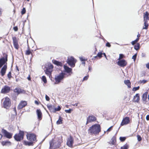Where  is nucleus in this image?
Masks as SVG:
<instances>
[{
	"label": "nucleus",
	"instance_id": "obj_43",
	"mask_svg": "<svg viewBox=\"0 0 149 149\" xmlns=\"http://www.w3.org/2000/svg\"><path fill=\"white\" fill-rule=\"evenodd\" d=\"M126 139V138L125 137H120V139L121 142L125 141Z\"/></svg>",
	"mask_w": 149,
	"mask_h": 149
},
{
	"label": "nucleus",
	"instance_id": "obj_29",
	"mask_svg": "<svg viewBox=\"0 0 149 149\" xmlns=\"http://www.w3.org/2000/svg\"><path fill=\"white\" fill-rule=\"evenodd\" d=\"M23 144L25 146H33V143L31 141L29 142L27 141H24L23 142Z\"/></svg>",
	"mask_w": 149,
	"mask_h": 149
},
{
	"label": "nucleus",
	"instance_id": "obj_56",
	"mask_svg": "<svg viewBox=\"0 0 149 149\" xmlns=\"http://www.w3.org/2000/svg\"><path fill=\"white\" fill-rule=\"evenodd\" d=\"M146 66L147 68L149 69V62L146 64Z\"/></svg>",
	"mask_w": 149,
	"mask_h": 149
},
{
	"label": "nucleus",
	"instance_id": "obj_8",
	"mask_svg": "<svg viewBox=\"0 0 149 149\" xmlns=\"http://www.w3.org/2000/svg\"><path fill=\"white\" fill-rule=\"evenodd\" d=\"M65 75V73L61 72L58 76L55 77V84H58L64 78Z\"/></svg>",
	"mask_w": 149,
	"mask_h": 149
},
{
	"label": "nucleus",
	"instance_id": "obj_36",
	"mask_svg": "<svg viewBox=\"0 0 149 149\" xmlns=\"http://www.w3.org/2000/svg\"><path fill=\"white\" fill-rule=\"evenodd\" d=\"M139 38H137L135 40H134L132 41L131 42V43L132 45H134L135 44H136V43L139 41Z\"/></svg>",
	"mask_w": 149,
	"mask_h": 149
},
{
	"label": "nucleus",
	"instance_id": "obj_39",
	"mask_svg": "<svg viewBox=\"0 0 149 149\" xmlns=\"http://www.w3.org/2000/svg\"><path fill=\"white\" fill-rule=\"evenodd\" d=\"M148 82V81L146 80H140L139 81V84H144Z\"/></svg>",
	"mask_w": 149,
	"mask_h": 149
},
{
	"label": "nucleus",
	"instance_id": "obj_64",
	"mask_svg": "<svg viewBox=\"0 0 149 149\" xmlns=\"http://www.w3.org/2000/svg\"><path fill=\"white\" fill-rule=\"evenodd\" d=\"M65 107H66L67 108H68L69 106H68V105H66L65 106Z\"/></svg>",
	"mask_w": 149,
	"mask_h": 149
},
{
	"label": "nucleus",
	"instance_id": "obj_6",
	"mask_svg": "<svg viewBox=\"0 0 149 149\" xmlns=\"http://www.w3.org/2000/svg\"><path fill=\"white\" fill-rule=\"evenodd\" d=\"M4 56L0 58V68L3 65L6 64L8 61V55L6 54H3Z\"/></svg>",
	"mask_w": 149,
	"mask_h": 149
},
{
	"label": "nucleus",
	"instance_id": "obj_34",
	"mask_svg": "<svg viewBox=\"0 0 149 149\" xmlns=\"http://www.w3.org/2000/svg\"><path fill=\"white\" fill-rule=\"evenodd\" d=\"M129 145L127 143L121 147L120 149H128L129 148Z\"/></svg>",
	"mask_w": 149,
	"mask_h": 149
},
{
	"label": "nucleus",
	"instance_id": "obj_15",
	"mask_svg": "<svg viewBox=\"0 0 149 149\" xmlns=\"http://www.w3.org/2000/svg\"><path fill=\"white\" fill-rule=\"evenodd\" d=\"M117 64L121 67H125L127 65V62L125 60L123 59L119 60L117 63Z\"/></svg>",
	"mask_w": 149,
	"mask_h": 149
},
{
	"label": "nucleus",
	"instance_id": "obj_33",
	"mask_svg": "<svg viewBox=\"0 0 149 149\" xmlns=\"http://www.w3.org/2000/svg\"><path fill=\"white\" fill-rule=\"evenodd\" d=\"M63 121V118L61 116H59L58 120L56 122V124L57 125H59L62 123Z\"/></svg>",
	"mask_w": 149,
	"mask_h": 149
},
{
	"label": "nucleus",
	"instance_id": "obj_41",
	"mask_svg": "<svg viewBox=\"0 0 149 149\" xmlns=\"http://www.w3.org/2000/svg\"><path fill=\"white\" fill-rule=\"evenodd\" d=\"M7 77L9 79H10L12 77V76H11V72H9L7 74Z\"/></svg>",
	"mask_w": 149,
	"mask_h": 149
},
{
	"label": "nucleus",
	"instance_id": "obj_25",
	"mask_svg": "<svg viewBox=\"0 0 149 149\" xmlns=\"http://www.w3.org/2000/svg\"><path fill=\"white\" fill-rule=\"evenodd\" d=\"M53 63L58 66L62 67L63 66V63L61 62L55 60H52Z\"/></svg>",
	"mask_w": 149,
	"mask_h": 149
},
{
	"label": "nucleus",
	"instance_id": "obj_40",
	"mask_svg": "<svg viewBox=\"0 0 149 149\" xmlns=\"http://www.w3.org/2000/svg\"><path fill=\"white\" fill-rule=\"evenodd\" d=\"M42 81L44 82L45 83H46L47 82V80L46 77L45 76H43L42 77Z\"/></svg>",
	"mask_w": 149,
	"mask_h": 149
},
{
	"label": "nucleus",
	"instance_id": "obj_31",
	"mask_svg": "<svg viewBox=\"0 0 149 149\" xmlns=\"http://www.w3.org/2000/svg\"><path fill=\"white\" fill-rule=\"evenodd\" d=\"M25 54L26 55H29L30 54H31L32 56H33L32 52L30 50L29 47H28L27 50L26 51Z\"/></svg>",
	"mask_w": 149,
	"mask_h": 149
},
{
	"label": "nucleus",
	"instance_id": "obj_21",
	"mask_svg": "<svg viewBox=\"0 0 149 149\" xmlns=\"http://www.w3.org/2000/svg\"><path fill=\"white\" fill-rule=\"evenodd\" d=\"M140 99V95L139 93H137L134 96L133 101L134 102L139 103Z\"/></svg>",
	"mask_w": 149,
	"mask_h": 149
},
{
	"label": "nucleus",
	"instance_id": "obj_5",
	"mask_svg": "<svg viewBox=\"0 0 149 149\" xmlns=\"http://www.w3.org/2000/svg\"><path fill=\"white\" fill-rule=\"evenodd\" d=\"M47 107L51 112L55 113L57 111H60L61 109V108L59 106L57 108H55L54 106L48 104L47 105Z\"/></svg>",
	"mask_w": 149,
	"mask_h": 149
},
{
	"label": "nucleus",
	"instance_id": "obj_9",
	"mask_svg": "<svg viewBox=\"0 0 149 149\" xmlns=\"http://www.w3.org/2000/svg\"><path fill=\"white\" fill-rule=\"evenodd\" d=\"M12 39L14 48L18 50L19 48V45L18 43L19 39L17 38L15 36H13L12 37Z\"/></svg>",
	"mask_w": 149,
	"mask_h": 149
},
{
	"label": "nucleus",
	"instance_id": "obj_16",
	"mask_svg": "<svg viewBox=\"0 0 149 149\" xmlns=\"http://www.w3.org/2000/svg\"><path fill=\"white\" fill-rule=\"evenodd\" d=\"M27 103L26 101L22 100L18 105L17 107V109H21L27 106Z\"/></svg>",
	"mask_w": 149,
	"mask_h": 149
},
{
	"label": "nucleus",
	"instance_id": "obj_14",
	"mask_svg": "<svg viewBox=\"0 0 149 149\" xmlns=\"http://www.w3.org/2000/svg\"><path fill=\"white\" fill-rule=\"evenodd\" d=\"M130 123V118L128 117H126L123 118L121 122L120 126H122L125 125H126Z\"/></svg>",
	"mask_w": 149,
	"mask_h": 149
},
{
	"label": "nucleus",
	"instance_id": "obj_59",
	"mask_svg": "<svg viewBox=\"0 0 149 149\" xmlns=\"http://www.w3.org/2000/svg\"><path fill=\"white\" fill-rule=\"evenodd\" d=\"M2 13V9L0 8V16L1 15Z\"/></svg>",
	"mask_w": 149,
	"mask_h": 149
},
{
	"label": "nucleus",
	"instance_id": "obj_27",
	"mask_svg": "<svg viewBox=\"0 0 149 149\" xmlns=\"http://www.w3.org/2000/svg\"><path fill=\"white\" fill-rule=\"evenodd\" d=\"M116 141V138L114 136H113L111 139V141L109 142V143L111 145H114L115 144Z\"/></svg>",
	"mask_w": 149,
	"mask_h": 149
},
{
	"label": "nucleus",
	"instance_id": "obj_12",
	"mask_svg": "<svg viewBox=\"0 0 149 149\" xmlns=\"http://www.w3.org/2000/svg\"><path fill=\"white\" fill-rule=\"evenodd\" d=\"M1 132L4 136L7 138L10 139L12 137L13 133L8 132L6 130L3 129L1 130Z\"/></svg>",
	"mask_w": 149,
	"mask_h": 149
},
{
	"label": "nucleus",
	"instance_id": "obj_50",
	"mask_svg": "<svg viewBox=\"0 0 149 149\" xmlns=\"http://www.w3.org/2000/svg\"><path fill=\"white\" fill-rule=\"evenodd\" d=\"M88 75L87 76L84 77L83 78V81L86 80L88 79Z\"/></svg>",
	"mask_w": 149,
	"mask_h": 149
},
{
	"label": "nucleus",
	"instance_id": "obj_24",
	"mask_svg": "<svg viewBox=\"0 0 149 149\" xmlns=\"http://www.w3.org/2000/svg\"><path fill=\"white\" fill-rule=\"evenodd\" d=\"M64 68L65 72L67 73H72V69L71 68H70L68 67L65 65H64Z\"/></svg>",
	"mask_w": 149,
	"mask_h": 149
},
{
	"label": "nucleus",
	"instance_id": "obj_2",
	"mask_svg": "<svg viewBox=\"0 0 149 149\" xmlns=\"http://www.w3.org/2000/svg\"><path fill=\"white\" fill-rule=\"evenodd\" d=\"M101 131L100 126L99 124H95L90 127L88 129V133L91 135H97Z\"/></svg>",
	"mask_w": 149,
	"mask_h": 149
},
{
	"label": "nucleus",
	"instance_id": "obj_3",
	"mask_svg": "<svg viewBox=\"0 0 149 149\" xmlns=\"http://www.w3.org/2000/svg\"><path fill=\"white\" fill-rule=\"evenodd\" d=\"M45 68L44 71L45 74L50 77L53 71L54 66L51 63H48L45 65Z\"/></svg>",
	"mask_w": 149,
	"mask_h": 149
},
{
	"label": "nucleus",
	"instance_id": "obj_7",
	"mask_svg": "<svg viewBox=\"0 0 149 149\" xmlns=\"http://www.w3.org/2000/svg\"><path fill=\"white\" fill-rule=\"evenodd\" d=\"M3 106L4 108L8 109L11 105V101L8 97H5L3 103Z\"/></svg>",
	"mask_w": 149,
	"mask_h": 149
},
{
	"label": "nucleus",
	"instance_id": "obj_57",
	"mask_svg": "<svg viewBox=\"0 0 149 149\" xmlns=\"http://www.w3.org/2000/svg\"><path fill=\"white\" fill-rule=\"evenodd\" d=\"M27 79L29 80H31V78L30 77V75H29L28 77H27Z\"/></svg>",
	"mask_w": 149,
	"mask_h": 149
},
{
	"label": "nucleus",
	"instance_id": "obj_47",
	"mask_svg": "<svg viewBox=\"0 0 149 149\" xmlns=\"http://www.w3.org/2000/svg\"><path fill=\"white\" fill-rule=\"evenodd\" d=\"M137 56V54H136L134 55H133L132 57V59H133L134 61H135L136 59Z\"/></svg>",
	"mask_w": 149,
	"mask_h": 149
},
{
	"label": "nucleus",
	"instance_id": "obj_18",
	"mask_svg": "<svg viewBox=\"0 0 149 149\" xmlns=\"http://www.w3.org/2000/svg\"><path fill=\"white\" fill-rule=\"evenodd\" d=\"M10 88L7 86H5L2 88L1 91V93H8L10 91Z\"/></svg>",
	"mask_w": 149,
	"mask_h": 149
},
{
	"label": "nucleus",
	"instance_id": "obj_28",
	"mask_svg": "<svg viewBox=\"0 0 149 149\" xmlns=\"http://www.w3.org/2000/svg\"><path fill=\"white\" fill-rule=\"evenodd\" d=\"M143 21H147V20H149L148 15L149 13L147 11H146L143 13Z\"/></svg>",
	"mask_w": 149,
	"mask_h": 149
},
{
	"label": "nucleus",
	"instance_id": "obj_20",
	"mask_svg": "<svg viewBox=\"0 0 149 149\" xmlns=\"http://www.w3.org/2000/svg\"><path fill=\"white\" fill-rule=\"evenodd\" d=\"M38 118L39 120H40L42 118V113L40 109H37L36 111Z\"/></svg>",
	"mask_w": 149,
	"mask_h": 149
},
{
	"label": "nucleus",
	"instance_id": "obj_62",
	"mask_svg": "<svg viewBox=\"0 0 149 149\" xmlns=\"http://www.w3.org/2000/svg\"><path fill=\"white\" fill-rule=\"evenodd\" d=\"M85 61H83L82 63V64H84V65L85 64Z\"/></svg>",
	"mask_w": 149,
	"mask_h": 149
},
{
	"label": "nucleus",
	"instance_id": "obj_35",
	"mask_svg": "<svg viewBox=\"0 0 149 149\" xmlns=\"http://www.w3.org/2000/svg\"><path fill=\"white\" fill-rule=\"evenodd\" d=\"M140 47V44L139 43H136L134 46V49L136 50H139Z\"/></svg>",
	"mask_w": 149,
	"mask_h": 149
},
{
	"label": "nucleus",
	"instance_id": "obj_30",
	"mask_svg": "<svg viewBox=\"0 0 149 149\" xmlns=\"http://www.w3.org/2000/svg\"><path fill=\"white\" fill-rule=\"evenodd\" d=\"M124 83L127 86L128 88H131V83L129 80H125L124 81Z\"/></svg>",
	"mask_w": 149,
	"mask_h": 149
},
{
	"label": "nucleus",
	"instance_id": "obj_54",
	"mask_svg": "<svg viewBox=\"0 0 149 149\" xmlns=\"http://www.w3.org/2000/svg\"><path fill=\"white\" fill-rule=\"evenodd\" d=\"M80 60L81 61H86L85 59L83 57L80 58Z\"/></svg>",
	"mask_w": 149,
	"mask_h": 149
},
{
	"label": "nucleus",
	"instance_id": "obj_53",
	"mask_svg": "<svg viewBox=\"0 0 149 149\" xmlns=\"http://www.w3.org/2000/svg\"><path fill=\"white\" fill-rule=\"evenodd\" d=\"M35 104H36L37 105H38L40 103V102H39L37 100H35Z\"/></svg>",
	"mask_w": 149,
	"mask_h": 149
},
{
	"label": "nucleus",
	"instance_id": "obj_10",
	"mask_svg": "<svg viewBox=\"0 0 149 149\" xmlns=\"http://www.w3.org/2000/svg\"><path fill=\"white\" fill-rule=\"evenodd\" d=\"M76 60L73 57H71L68 59L67 63L71 67L73 68L75 66Z\"/></svg>",
	"mask_w": 149,
	"mask_h": 149
},
{
	"label": "nucleus",
	"instance_id": "obj_52",
	"mask_svg": "<svg viewBox=\"0 0 149 149\" xmlns=\"http://www.w3.org/2000/svg\"><path fill=\"white\" fill-rule=\"evenodd\" d=\"M106 46L108 47H110L111 45L109 42H107L106 44Z\"/></svg>",
	"mask_w": 149,
	"mask_h": 149
},
{
	"label": "nucleus",
	"instance_id": "obj_49",
	"mask_svg": "<svg viewBox=\"0 0 149 149\" xmlns=\"http://www.w3.org/2000/svg\"><path fill=\"white\" fill-rule=\"evenodd\" d=\"M13 29L15 31H17L18 30V28L17 26H15L13 27Z\"/></svg>",
	"mask_w": 149,
	"mask_h": 149
},
{
	"label": "nucleus",
	"instance_id": "obj_63",
	"mask_svg": "<svg viewBox=\"0 0 149 149\" xmlns=\"http://www.w3.org/2000/svg\"><path fill=\"white\" fill-rule=\"evenodd\" d=\"M91 68L90 67H89V71H90L91 70Z\"/></svg>",
	"mask_w": 149,
	"mask_h": 149
},
{
	"label": "nucleus",
	"instance_id": "obj_13",
	"mask_svg": "<svg viewBox=\"0 0 149 149\" xmlns=\"http://www.w3.org/2000/svg\"><path fill=\"white\" fill-rule=\"evenodd\" d=\"M26 137L27 139L32 142L36 141V136L34 134H28L26 135Z\"/></svg>",
	"mask_w": 149,
	"mask_h": 149
},
{
	"label": "nucleus",
	"instance_id": "obj_37",
	"mask_svg": "<svg viewBox=\"0 0 149 149\" xmlns=\"http://www.w3.org/2000/svg\"><path fill=\"white\" fill-rule=\"evenodd\" d=\"M102 53L101 52H98L97 54V56H95L94 57V58H97V56H98V57H99L100 58L102 57Z\"/></svg>",
	"mask_w": 149,
	"mask_h": 149
},
{
	"label": "nucleus",
	"instance_id": "obj_17",
	"mask_svg": "<svg viewBox=\"0 0 149 149\" xmlns=\"http://www.w3.org/2000/svg\"><path fill=\"white\" fill-rule=\"evenodd\" d=\"M96 120V118L94 116H89L87 118L86 124H87L91 122L95 121Z\"/></svg>",
	"mask_w": 149,
	"mask_h": 149
},
{
	"label": "nucleus",
	"instance_id": "obj_19",
	"mask_svg": "<svg viewBox=\"0 0 149 149\" xmlns=\"http://www.w3.org/2000/svg\"><path fill=\"white\" fill-rule=\"evenodd\" d=\"M7 68V66L6 64L4 65L1 69L0 73L1 76H4L6 74V71Z\"/></svg>",
	"mask_w": 149,
	"mask_h": 149
},
{
	"label": "nucleus",
	"instance_id": "obj_22",
	"mask_svg": "<svg viewBox=\"0 0 149 149\" xmlns=\"http://www.w3.org/2000/svg\"><path fill=\"white\" fill-rule=\"evenodd\" d=\"M14 92L16 93L18 95L19 94L24 92L25 91L24 90L21 89L19 88H16L13 90Z\"/></svg>",
	"mask_w": 149,
	"mask_h": 149
},
{
	"label": "nucleus",
	"instance_id": "obj_58",
	"mask_svg": "<svg viewBox=\"0 0 149 149\" xmlns=\"http://www.w3.org/2000/svg\"><path fill=\"white\" fill-rule=\"evenodd\" d=\"M78 103H75L74 104H72V105L73 106H78Z\"/></svg>",
	"mask_w": 149,
	"mask_h": 149
},
{
	"label": "nucleus",
	"instance_id": "obj_48",
	"mask_svg": "<svg viewBox=\"0 0 149 149\" xmlns=\"http://www.w3.org/2000/svg\"><path fill=\"white\" fill-rule=\"evenodd\" d=\"M113 127V126H111L107 130V132L108 133L109 132L111 131L112 130Z\"/></svg>",
	"mask_w": 149,
	"mask_h": 149
},
{
	"label": "nucleus",
	"instance_id": "obj_44",
	"mask_svg": "<svg viewBox=\"0 0 149 149\" xmlns=\"http://www.w3.org/2000/svg\"><path fill=\"white\" fill-rule=\"evenodd\" d=\"M72 111V109H70L68 110H65V111L66 113H71Z\"/></svg>",
	"mask_w": 149,
	"mask_h": 149
},
{
	"label": "nucleus",
	"instance_id": "obj_4",
	"mask_svg": "<svg viewBox=\"0 0 149 149\" xmlns=\"http://www.w3.org/2000/svg\"><path fill=\"white\" fill-rule=\"evenodd\" d=\"M24 132L23 131L20 130L19 133L16 134L14 136L15 140L17 141H20L24 139Z\"/></svg>",
	"mask_w": 149,
	"mask_h": 149
},
{
	"label": "nucleus",
	"instance_id": "obj_38",
	"mask_svg": "<svg viewBox=\"0 0 149 149\" xmlns=\"http://www.w3.org/2000/svg\"><path fill=\"white\" fill-rule=\"evenodd\" d=\"M125 57V56L123 54H119V57L118 59V60H122V59L123 58H124Z\"/></svg>",
	"mask_w": 149,
	"mask_h": 149
},
{
	"label": "nucleus",
	"instance_id": "obj_55",
	"mask_svg": "<svg viewBox=\"0 0 149 149\" xmlns=\"http://www.w3.org/2000/svg\"><path fill=\"white\" fill-rule=\"evenodd\" d=\"M146 119L147 120H149V115H147L146 117Z\"/></svg>",
	"mask_w": 149,
	"mask_h": 149
},
{
	"label": "nucleus",
	"instance_id": "obj_60",
	"mask_svg": "<svg viewBox=\"0 0 149 149\" xmlns=\"http://www.w3.org/2000/svg\"><path fill=\"white\" fill-rule=\"evenodd\" d=\"M16 70L18 71L19 72V68H18V67L16 65Z\"/></svg>",
	"mask_w": 149,
	"mask_h": 149
},
{
	"label": "nucleus",
	"instance_id": "obj_42",
	"mask_svg": "<svg viewBox=\"0 0 149 149\" xmlns=\"http://www.w3.org/2000/svg\"><path fill=\"white\" fill-rule=\"evenodd\" d=\"M140 88L139 86H138L137 87H134L133 88L132 91H135L139 89Z\"/></svg>",
	"mask_w": 149,
	"mask_h": 149
},
{
	"label": "nucleus",
	"instance_id": "obj_23",
	"mask_svg": "<svg viewBox=\"0 0 149 149\" xmlns=\"http://www.w3.org/2000/svg\"><path fill=\"white\" fill-rule=\"evenodd\" d=\"M148 91H146L143 94L142 96V100L143 102H145V103L146 102H147L146 100L148 97Z\"/></svg>",
	"mask_w": 149,
	"mask_h": 149
},
{
	"label": "nucleus",
	"instance_id": "obj_51",
	"mask_svg": "<svg viewBox=\"0 0 149 149\" xmlns=\"http://www.w3.org/2000/svg\"><path fill=\"white\" fill-rule=\"evenodd\" d=\"M45 99L47 101H49L50 100L49 97L47 95H45Z\"/></svg>",
	"mask_w": 149,
	"mask_h": 149
},
{
	"label": "nucleus",
	"instance_id": "obj_26",
	"mask_svg": "<svg viewBox=\"0 0 149 149\" xmlns=\"http://www.w3.org/2000/svg\"><path fill=\"white\" fill-rule=\"evenodd\" d=\"M2 145L4 146H10L11 144V142L9 141H2L1 142Z\"/></svg>",
	"mask_w": 149,
	"mask_h": 149
},
{
	"label": "nucleus",
	"instance_id": "obj_11",
	"mask_svg": "<svg viewBox=\"0 0 149 149\" xmlns=\"http://www.w3.org/2000/svg\"><path fill=\"white\" fill-rule=\"evenodd\" d=\"M74 143V139L72 136H70L67 139L66 144L68 147L72 148L73 147Z\"/></svg>",
	"mask_w": 149,
	"mask_h": 149
},
{
	"label": "nucleus",
	"instance_id": "obj_61",
	"mask_svg": "<svg viewBox=\"0 0 149 149\" xmlns=\"http://www.w3.org/2000/svg\"><path fill=\"white\" fill-rule=\"evenodd\" d=\"M137 38H139V37L140 36V35L139 33L137 35Z\"/></svg>",
	"mask_w": 149,
	"mask_h": 149
},
{
	"label": "nucleus",
	"instance_id": "obj_45",
	"mask_svg": "<svg viewBox=\"0 0 149 149\" xmlns=\"http://www.w3.org/2000/svg\"><path fill=\"white\" fill-rule=\"evenodd\" d=\"M26 10L25 8H23L21 11V13L22 15H23L25 13Z\"/></svg>",
	"mask_w": 149,
	"mask_h": 149
},
{
	"label": "nucleus",
	"instance_id": "obj_32",
	"mask_svg": "<svg viewBox=\"0 0 149 149\" xmlns=\"http://www.w3.org/2000/svg\"><path fill=\"white\" fill-rule=\"evenodd\" d=\"M144 26L143 28V29H147L148 28V23L147 21H144Z\"/></svg>",
	"mask_w": 149,
	"mask_h": 149
},
{
	"label": "nucleus",
	"instance_id": "obj_46",
	"mask_svg": "<svg viewBox=\"0 0 149 149\" xmlns=\"http://www.w3.org/2000/svg\"><path fill=\"white\" fill-rule=\"evenodd\" d=\"M137 137L138 140L139 141H140L142 140V138L139 135H137Z\"/></svg>",
	"mask_w": 149,
	"mask_h": 149
},
{
	"label": "nucleus",
	"instance_id": "obj_1",
	"mask_svg": "<svg viewBox=\"0 0 149 149\" xmlns=\"http://www.w3.org/2000/svg\"><path fill=\"white\" fill-rule=\"evenodd\" d=\"M63 142L62 137H59L55 141L53 139L49 142L50 148V149H55L59 148L61 146V144Z\"/></svg>",
	"mask_w": 149,
	"mask_h": 149
}]
</instances>
